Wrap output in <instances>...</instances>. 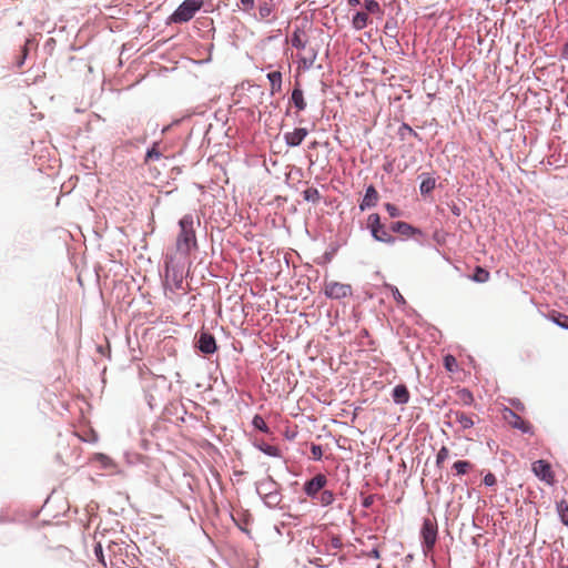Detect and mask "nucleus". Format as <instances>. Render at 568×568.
I'll use <instances>...</instances> for the list:
<instances>
[{
	"label": "nucleus",
	"instance_id": "nucleus-21",
	"mask_svg": "<svg viewBox=\"0 0 568 568\" xmlns=\"http://www.w3.org/2000/svg\"><path fill=\"white\" fill-rule=\"evenodd\" d=\"M291 100L298 111H303L306 108L303 91L300 88L293 90Z\"/></svg>",
	"mask_w": 568,
	"mask_h": 568
},
{
	"label": "nucleus",
	"instance_id": "nucleus-4",
	"mask_svg": "<svg viewBox=\"0 0 568 568\" xmlns=\"http://www.w3.org/2000/svg\"><path fill=\"white\" fill-rule=\"evenodd\" d=\"M438 527L435 519L425 518L423 521L420 535L423 538V551L428 556L433 551L437 540Z\"/></svg>",
	"mask_w": 568,
	"mask_h": 568
},
{
	"label": "nucleus",
	"instance_id": "nucleus-6",
	"mask_svg": "<svg viewBox=\"0 0 568 568\" xmlns=\"http://www.w3.org/2000/svg\"><path fill=\"white\" fill-rule=\"evenodd\" d=\"M324 292L327 297L339 300L352 295V286L349 284L329 281L325 282Z\"/></svg>",
	"mask_w": 568,
	"mask_h": 568
},
{
	"label": "nucleus",
	"instance_id": "nucleus-2",
	"mask_svg": "<svg viewBox=\"0 0 568 568\" xmlns=\"http://www.w3.org/2000/svg\"><path fill=\"white\" fill-rule=\"evenodd\" d=\"M203 4L204 0H184L170 16L169 21L171 23L187 22L195 16Z\"/></svg>",
	"mask_w": 568,
	"mask_h": 568
},
{
	"label": "nucleus",
	"instance_id": "nucleus-49",
	"mask_svg": "<svg viewBox=\"0 0 568 568\" xmlns=\"http://www.w3.org/2000/svg\"><path fill=\"white\" fill-rule=\"evenodd\" d=\"M567 102H568V93H567Z\"/></svg>",
	"mask_w": 568,
	"mask_h": 568
},
{
	"label": "nucleus",
	"instance_id": "nucleus-8",
	"mask_svg": "<svg viewBox=\"0 0 568 568\" xmlns=\"http://www.w3.org/2000/svg\"><path fill=\"white\" fill-rule=\"evenodd\" d=\"M531 470L540 480H544L549 485L555 481V475L551 466L544 459H539L532 463Z\"/></svg>",
	"mask_w": 568,
	"mask_h": 568
},
{
	"label": "nucleus",
	"instance_id": "nucleus-41",
	"mask_svg": "<svg viewBox=\"0 0 568 568\" xmlns=\"http://www.w3.org/2000/svg\"><path fill=\"white\" fill-rule=\"evenodd\" d=\"M331 545L333 548H341L342 547V540L338 537H333L331 539Z\"/></svg>",
	"mask_w": 568,
	"mask_h": 568
},
{
	"label": "nucleus",
	"instance_id": "nucleus-36",
	"mask_svg": "<svg viewBox=\"0 0 568 568\" xmlns=\"http://www.w3.org/2000/svg\"><path fill=\"white\" fill-rule=\"evenodd\" d=\"M459 398L465 403V404H471V402L474 400V397L471 395L470 392H468L467 389H462L459 390Z\"/></svg>",
	"mask_w": 568,
	"mask_h": 568
},
{
	"label": "nucleus",
	"instance_id": "nucleus-25",
	"mask_svg": "<svg viewBox=\"0 0 568 568\" xmlns=\"http://www.w3.org/2000/svg\"><path fill=\"white\" fill-rule=\"evenodd\" d=\"M258 448L266 455L272 457H280L281 450L277 446L268 445V444H262L258 446Z\"/></svg>",
	"mask_w": 568,
	"mask_h": 568
},
{
	"label": "nucleus",
	"instance_id": "nucleus-10",
	"mask_svg": "<svg viewBox=\"0 0 568 568\" xmlns=\"http://www.w3.org/2000/svg\"><path fill=\"white\" fill-rule=\"evenodd\" d=\"M308 134L307 129L298 128L284 134V141L288 146H298Z\"/></svg>",
	"mask_w": 568,
	"mask_h": 568
},
{
	"label": "nucleus",
	"instance_id": "nucleus-3",
	"mask_svg": "<svg viewBox=\"0 0 568 568\" xmlns=\"http://www.w3.org/2000/svg\"><path fill=\"white\" fill-rule=\"evenodd\" d=\"M367 229L376 241L388 244H393L395 242V237L386 230L385 225L382 224L381 216L377 213L368 215Z\"/></svg>",
	"mask_w": 568,
	"mask_h": 568
},
{
	"label": "nucleus",
	"instance_id": "nucleus-22",
	"mask_svg": "<svg viewBox=\"0 0 568 568\" xmlns=\"http://www.w3.org/2000/svg\"><path fill=\"white\" fill-rule=\"evenodd\" d=\"M489 272L481 266L475 268L473 280L477 283H485L489 280Z\"/></svg>",
	"mask_w": 568,
	"mask_h": 568
},
{
	"label": "nucleus",
	"instance_id": "nucleus-38",
	"mask_svg": "<svg viewBox=\"0 0 568 568\" xmlns=\"http://www.w3.org/2000/svg\"><path fill=\"white\" fill-rule=\"evenodd\" d=\"M311 452L315 459H321L323 456V449L320 445H313Z\"/></svg>",
	"mask_w": 568,
	"mask_h": 568
},
{
	"label": "nucleus",
	"instance_id": "nucleus-31",
	"mask_svg": "<svg viewBox=\"0 0 568 568\" xmlns=\"http://www.w3.org/2000/svg\"><path fill=\"white\" fill-rule=\"evenodd\" d=\"M253 425L255 428L262 430L263 433H268V426L266 425L264 418L260 415H255L253 418Z\"/></svg>",
	"mask_w": 568,
	"mask_h": 568
},
{
	"label": "nucleus",
	"instance_id": "nucleus-47",
	"mask_svg": "<svg viewBox=\"0 0 568 568\" xmlns=\"http://www.w3.org/2000/svg\"><path fill=\"white\" fill-rule=\"evenodd\" d=\"M316 145H317V142H316V141H314V142L311 144V148H312V149H315V148H316Z\"/></svg>",
	"mask_w": 568,
	"mask_h": 568
},
{
	"label": "nucleus",
	"instance_id": "nucleus-19",
	"mask_svg": "<svg viewBox=\"0 0 568 568\" xmlns=\"http://www.w3.org/2000/svg\"><path fill=\"white\" fill-rule=\"evenodd\" d=\"M274 6L270 2H263L258 6V19L270 21V18L274 17Z\"/></svg>",
	"mask_w": 568,
	"mask_h": 568
},
{
	"label": "nucleus",
	"instance_id": "nucleus-39",
	"mask_svg": "<svg viewBox=\"0 0 568 568\" xmlns=\"http://www.w3.org/2000/svg\"><path fill=\"white\" fill-rule=\"evenodd\" d=\"M483 481H484V484H485L486 486H494V485L496 484V481H497V480H496V477H495V475H494V474L488 473L487 475H485V477H484V480H483Z\"/></svg>",
	"mask_w": 568,
	"mask_h": 568
},
{
	"label": "nucleus",
	"instance_id": "nucleus-30",
	"mask_svg": "<svg viewBox=\"0 0 568 568\" xmlns=\"http://www.w3.org/2000/svg\"><path fill=\"white\" fill-rule=\"evenodd\" d=\"M551 320L560 327L568 329V315L557 313L551 315Z\"/></svg>",
	"mask_w": 568,
	"mask_h": 568
},
{
	"label": "nucleus",
	"instance_id": "nucleus-42",
	"mask_svg": "<svg viewBox=\"0 0 568 568\" xmlns=\"http://www.w3.org/2000/svg\"><path fill=\"white\" fill-rule=\"evenodd\" d=\"M349 7H356L361 4V0H347Z\"/></svg>",
	"mask_w": 568,
	"mask_h": 568
},
{
	"label": "nucleus",
	"instance_id": "nucleus-46",
	"mask_svg": "<svg viewBox=\"0 0 568 568\" xmlns=\"http://www.w3.org/2000/svg\"><path fill=\"white\" fill-rule=\"evenodd\" d=\"M453 213H454L455 215H459V214H460V213H459V209L455 207V209L453 210Z\"/></svg>",
	"mask_w": 568,
	"mask_h": 568
},
{
	"label": "nucleus",
	"instance_id": "nucleus-48",
	"mask_svg": "<svg viewBox=\"0 0 568 568\" xmlns=\"http://www.w3.org/2000/svg\"><path fill=\"white\" fill-rule=\"evenodd\" d=\"M560 568H568V566H561Z\"/></svg>",
	"mask_w": 568,
	"mask_h": 568
},
{
	"label": "nucleus",
	"instance_id": "nucleus-5",
	"mask_svg": "<svg viewBox=\"0 0 568 568\" xmlns=\"http://www.w3.org/2000/svg\"><path fill=\"white\" fill-rule=\"evenodd\" d=\"M501 415H503V418L504 420L511 427V428H515V429H518L520 430L521 433L524 434H530L532 435L534 434V427L532 425L528 422V420H525L523 419L515 410H513L511 408H508V407H505L503 410H501Z\"/></svg>",
	"mask_w": 568,
	"mask_h": 568
},
{
	"label": "nucleus",
	"instance_id": "nucleus-20",
	"mask_svg": "<svg viewBox=\"0 0 568 568\" xmlns=\"http://www.w3.org/2000/svg\"><path fill=\"white\" fill-rule=\"evenodd\" d=\"M303 51L304 53L301 55V62L304 65V68L308 69L314 64L317 57V51L312 48H306Z\"/></svg>",
	"mask_w": 568,
	"mask_h": 568
},
{
	"label": "nucleus",
	"instance_id": "nucleus-33",
	"mask_svg": "<svg viewBox=\"0 0 568 568\" xmlns=\"http://www.w3.org/2000/svg\"><path fill=\"white\" fill-rule=\"evenodd\" d=\"M444 366L448 372H455L457 367V361L453 355H446L444 357Z\"/></svg>",
	"mask_w": 568,
	"mask_h": 568
},
{
	"label": "nucleus",
	"instance_id": "nucleus-13",
	"mask_svg": "<svg viewBox=\"0 0 568 568\" xmlns=\"http://www.w3.org/2000/svg\"><path fill=\"white\" fill-rule=\"evenodd\" d=\"M390 230L393 232L398 233V234L404 235V236H412V235H415L417 233H420L419 230L415 229L410 224H408L406 222H403V221L394 222L390 225Z\"/></svg>",
	"mask_w": 568,
	"mask_h": 568
},
{
	"label": "nucleus",
	"instance_id": "nucleus-44",
	"mask_svg": "<svg viewBox=\"0 0 568 568\" xmlns=\"http://www.w3.org/2000/svg\"><path fill=\"white\" fill-rule=\"evenodd\" d=\"M562 57L568 58V42L564 45Z\"/></svg>",
	"mask_w": 568,
	"mask_h": 568
},
{
	"label": "nucleus",
	"instance_id": "nucleus-45",
	"mask_svg": "<svg viewBox=\"0 0 568 568\" xmlns=\"http://www.w3.org/2000/svg\"><path fill=\"white\" fill-rule=\"evenodd\" d=\"M371 556L374 557V558H379V551L377 549H373L371 551Z\"/></svg>",
	"mask_w": 568,
	"mask_h": 568
},
{
	"label": "nucleus",
	"instance_id": "nucleus-23",
	"mask_svg": "<svg viewBox=\"0 0 568 568\" xmlns=\"http://www.w3.org/2000/svg\"><path fill=\"white\" fill-rule=\"evenodd\" d=\"M453 468L457 475H464L473 468V465L467 460H457L454 463Z\"/></svg>",
	"mask_w": 568,
	"mask_h": 568
},
{
	"label": "nucleus",
	"instance_id": "nucleus-40",
	"mask_svg": "<svg viewBox=\"0 0 568 568\" xmlns=\"http://www.w3.org/2000/svg\"><path fill=\"white\" fill-rule=\"evenodd\" d=\"M243 11H251L254 7L255 0H240Z\"/></svg>",
	"mask_w": 568,
	"mask_h": 568
},
{
	"label": "nucleus",
	"instance_id": "nucleus-29",
	"mask_svg": "<svg viewBox=\"0 0 568 568\" xmlns=\"http://www.w3.org/2000/svg\"><path fill=\"white\" fill-rule=\"evenodd\" d=\"M304 199L306 201L317 202L321 197L320 192L315 187H308L304 192Z\"/></svg>",
	"mask_w": 568,
	"mask_h": 568
},
{
	"label": "nucleus",
	"instance_id": "nucleus-28",
	"mask_svg": "<svg viewBox=\"0 0 568 568\" xmlns=\"http://www.w3.org/2000/svg\"><path fill=\"white\" fill-rule=\"evenodd\" d=\"M365 9H366V12L367 13H381L382 12V9H381V6L377 1L375 0H365Z\"/></svg>",
	"mask_w": 568,
	"mask_h": 568
},
{
	"label": "nucleus",
	"instance_id": "nucleus-34",
	"mask_svg": "<svg viewBox=\"0 0 568 568\" xmlns=\"http://www.w3.org/2000/svg\"><path fill=\"white\" fill-rule=\"evenodd\" d=\"M94 555H95L97 559L105 567L103 549H102V545L100 542H98L94 546Z\"/></svg>",
	"mask_w": 568,
	"mask_h": 568
},
{
	"label": "nucleus",
	"instance_id": "nucleus-24",
	"mask_svg": "<svg viewBox=\"0 0 568 568\" xmlns=\"http://www.w3.org/2000/svg\"><path fill=\"white\" fill-rule=\"evenodd\" d=\"M557 511L564 525H568V504L565 500L557 503Z\"/></svg>",
	"mask_w": 568,
	"mask_h": 568
},
{
	"label": "nucleus",
	"instance_id": "nucleus-37",
	"mask_svg": "<svg viewBox=\"0 0 568 568\" xmlns=\"http://www.w3.org/2000/svg\"><path fill=\"white\" fill-rule=\"evenodd\" d=\"M510 405L517 410V412H525L526 407L524 403L520 402L518 398H513L509 400Z\"/></svg>",
	"mask_w": 568,
	"mask_h": 568
},
{
	"label": "nucleus",
	"instance_id": "nucleus-9",
	"mask_svg": "<svg viewBox=\"0 0 568 568\" xmlns=\"http://www.w3.org/2000/svg\"><path fill=\"white\" fill-rule=\"evenodd\" d=\"M326 476L324 474H317L304 484V491L308 497L314 498L326 486Z\"/></svg>",
	"mask_w": 568,
	"mask_h": 568
},
{
	"label": "nucleus",
	"instance_id": "nucleus-18",
	"mask_svg": "<svg viewBox=\"0 0 568 568\" xmlns=\"http://www.w3.org/2000/svg\"><path fill=\"white\" fill-rule=\"evenodd\" d=\"M267 79L271 84V93L275 94L282 89V73L280 71H273L267 74Z\"/></svg>",
	"mask_w": 568,
	"mask_h": 568
},
{
	"label": "nucleus",
	"instance_id": "nucleus-27",
	"mask_svg": "<svg viewBox=\"0 0 568 568\" xmlns=\"http://www.w3.org/2000/svg\"><path fill=\"white\" fill-rule=\"evenodd\" d=\"M449 457V449L446 446H443L436 456V465L437 467H443L445 460Z\"/></svg>",
	"mask_w": 568,
	"mask_h": 568
},
{
	"label": "nucleus",
	"instance_id": "nucleus-35",
	"mask_svg": "<svg viewBox=\"0 0 568 568\" xmlns=\"http://www.w3.org/2000/svg\"><path fill=\"white\" fill-rule=\"evenodd\" d=\"M385 209H386V211H387V213L389 214L390 217H397V216L400 215V212L397 209V206L392 204V203H386L385 204Z\"/></svg>",
	"mask_w": 568,
	"mask_h": 568
},
{
	"label": "nucleus",
	"instance_id": "nucleus-17",
	"mask_svg": "<svg viewBox=\"0 0 568 568\" xmlns=\"http://www.w3.org/2000/svg\"><path fill=\"white\" fill-rule=\"evenodd\" d=\"M291 43L294 48L298 50H305L307 44V39L302 30L296 29L291 38Z\"/></svg>",
	"mask_w": 568,
	"mask_h": 568
},
{
	"label": "nucleus",
	"instance_id": "nucleus-1",
	"mask_svg": "<svg viewBox=\"0 0 568 568\" xmlns=\"http://www.w3.org/2000/svg\"><path fill=\"white\" fill-rule=\"evenodd\" d=\"M180 232L176 237V251L187 256L193 248L197 247L193 216L187 214L179 221Z\"/></svg>",
	"mask_w": 568,
	"mask_h": 568
},
{
	"label": "nucleus",
	"instance_id": "nucleus-15",
	"mask_svg": "<svg viewBox=\"0 0 568 568\" xmlns=\"http://www.w3.org/2000/svg\"><path fill=\"white\" fill-rule=\"evenodd\" d=\"M393 399L396 404H406L409 400V392L405 385H397L393 389Z\"/></svg>",
	"mask_w": 568,
	"mask_h": 568
},
{
	"label": "nucleus",
	"instance_id": "nucleus-16",
	"mask_svg": "<svg viewBox=\"0 0 568 568\" xmlns=\"http://www.w3.org/2000/svg\"><path fill=\"white\" fill-rule=\"evenodd\" d=\"M369 22L368 13L364 11L356 12L352 19V26L355 30H363Z\"/></svg>",
	"mask_w": 568,
	"mask_h": 568
},
{
	"label": "nucleus",
	"instance_id": "nucleus-14",
	"mask_svg": "<svg viewBox=\"0 0 568 568\" xmlns=\"http://www.w3.org/2000/svg\"><path fill=\"white\" fill-rule=\"evenodd\" d=\"M422 182L419 185L420 193L423 195L429 194L436 187V179L430 174H422Z\"/></svg>",
	"mask_w": 568,
	"mask_h": 568
},
{
	"label": "nucleus",
	"instance_id": "nucleus-12",
	"mask_svg": "<svg viewBox=\"0 0 568 568\" xmlns=\"http://www.w3.org/2000/svg\"><path fill=\"white\" fill-rule=\"evenodd\" d=\"M378 197H379V195H378V192L376 191V189L373 185H369L366 189V192H365V195H364L362 202L359 203V210L365 211L369 207L375 206L377 204Z\"/></svg>",
	"mask_w": 568,
	"mask_h": 568
},
{
	"label": "nucleus",
	"instance_id": "nucleus-7",
	"mask_svg": "<svg viewBox=\"0 0 568 568\" xmlns=\"http://www.w3.org/2000/svg\"><path fill=\"white\" fill-rule=\"evenodd\" d=\"M446 418L449 425H457L462 430L471 428L475 424L473 417L462 410L450 409L446 414Z\"/></svg>",
	"mask_w": 568,
	"mask_h": 568
},
{
	"label": "nucleus",
	"instance_id": "nucleus-43",
	"mask_svg": "<svg viewBox=\"0 0 568 568\" xmlns=\"http://www.w3.org/2000/svg\"><path fill=\"white\" fill-rule=\"evenodd\" d=\"M372 505V497H367L365 498L364 503H363V506L364 507H369Z\"/></svg>",
	"mask_w": 568,
	"mask_h": 568
},
{
	"label": "nucleus",
	"instance_id": "nucleus-26",
	"mask_svg": "<svg viewBox=\"0 0 568 568\" xmlns=\"http://www.w3.org/2000/svg\"><path fill=\"white\" fill-rule=\"evenodd\" d=\"M334 499V494L331 490H323L318 496V503L322 506H329Z\"/></svg>",
	"mask_w": 568,
	"mask_h": 568
},
{
	"label": "nucleus",
	"instance_id": "nucleus-32",
	"mask_svg": "<svg viewBox=\"0 0 568 568\" xmlns=\"http://www.w3.org/2000/svg\"><path fill=\"white\" fill-rule=\"evenodd\" d=\"M161 156L162 153L159 151L158 143H154L153 146L146 152L145 162L149 160H159Z\"/></svg>",
	"mask_w": 568,
	"mask_h": 568
},
{
	"label": "nucleus",
	"instance_id": "nucleus-11",
	"mask_svg": "<svg viewBox=\"0 0 568 568\" xmlns=\"http://www.w3.org/2000/svg\"><path fill=\"white\" fill-rule=\"evenodd\" d=\"M199 348L204 354H212L216 351L215 338L212 334L203 332L199 338Z\"/></svg>",
	"mask_w": 568,
	"mask_h": 568
}]
</instances>
